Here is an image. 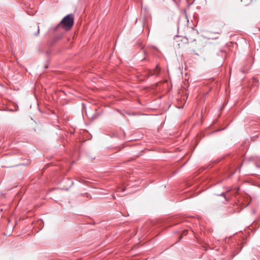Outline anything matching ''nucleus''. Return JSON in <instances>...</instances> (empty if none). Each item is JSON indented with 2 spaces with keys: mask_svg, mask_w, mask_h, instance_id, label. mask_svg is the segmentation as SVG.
Here are the masks:
<instances>
[{
  "mask_svg": "<svg viewBox=\"0 0 260 260\" xmlns=\"http://www.w3.org/2000/svg\"><path fill=\"white\" fill-rule=\"evenodd\" d=\"M186 232H186V231H183V233H184V234H186Z\"/></svg>",
  "mask_w": 260,
  "mask_h": 260,
  "instance_id": "4",
  "label": "nucleus"
},
{
  "mask_svg": "<svg viewBox=\"0 0 260 260\" xmlns=\"http://www.w3.org/2000/svg\"><path fill=\"white\" fill-rule=\"evenodd\" d=\"M160 71V68L158 66H156V68L154 70V71L150 72V75L153 76L155 75H158Z\"/></svg>",
  "mask_w": 260,
  "mask_h": 260,
  "instance_id": "3",
  "label": "nucleus"
},
{
  "mask_svg": "<svg viewBox=\"0 0 260 260\" xmlns=\"http://www.w3.org/2000/svg\"><path fill=\"white\" fill-rule=\"evenodd\" d=\"M74 22L73 15L70 14L66 16L58 24L57 27H61L65 30H70L73 26Z\"/></svg>",
  "mask_w": 260,
  "mask_h": 260,
  "instance_id": "1",
  "label": "nucleus"
},
{
  "mask_svg": "<svg viewBox=\"0 0 260 260\" xmlns=\"http://www.w3.org/2000/svg\"><path fill=\"white\" fill-rule=\"evenodd\" d=\"M188 40H190V41H193L195 40L194 38H191L190 37H184V38H182L181 39H179L178 40H177L176 41V47L178 48H180L184 46V45L187 43Z\"/></svg>",
  "mask_w": 260,
  "mask_h": 260,
  "instance_id": "2",
  "label": "nucleus"
},
{
  "mask_svg": "<svg viewBox=\"0 0 260 260\" xmlns=\"http://www.w3.org/2000/svg\"><path fill=\"white\" fill-rule=\"evenodd\" d=\"M181 238H182V236H180V237H179V240H181Z\"/></svg>",
  "mask_w": 260,
  "mask_h": 260,
  "instance_id": "5",
  "label": "nucleus"
},
{
  "mask_svg": "<svg viewBox=\"0 0 260 260\" xmlns=\"http://www.w3.org/2000/svg\"><path fill=\"white\" fill-rule=\"evenodd\" d=\"M125 189H122V191H124Z\"/></svg>",
  "mask_w": 260,
  "mask_h": 260,
  "instance_id": "6",
  "label": "nucleus"
}]
</instances>
